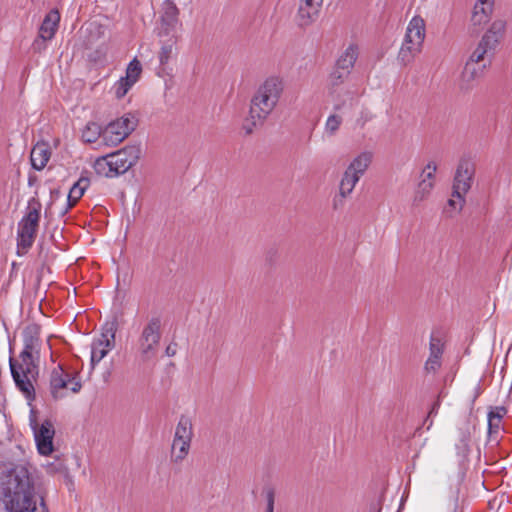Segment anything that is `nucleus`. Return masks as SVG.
Returning <instances> with one entry per match:
<instances>
[{"label": "nucleus", "instance_id": "f257e3e1", "mask_svg": "<svg viewBox=\"0 0 512 512\" xmlns=\"http://www.w3.org/2000/svg\"><path fill=\"white\" fill-rule=\"evenodd\" d=\"M0 504L6 512H48L35 476L22 464L0 474Z\"/></svg>", "mask_w": 512, "mask_h": 512}, {"label": "nucleus", "instance_id": "f03ea898", "mask_svg": "<svg viewBox=\"0 0 512 512\" xmlns=\"http://www.w3.org/2000/svg\"><path fill=\"white\" fill-rule=\"evenodd\" d=\"M23 343L24 348L20 353L19 360L10 358L9 365L16 387L28 401H32L35 396L32 381L37 375L36 360L39 358L40 352L37 326H29L24 330Z\"/></svg>", "mask_w": 512, "mask_h": 512}, {"label": "nucleus", "instance_id": "7ed1b4c3", "mask_svg": "<svg viewBox=\"0 0 512 512\" xmlns=\"http://www.w3.org/2000/svg\"><path fill=\"white\" fill-rule=\"evenodd\" d=\"M283 92V82L277 77H270L259 86L251 99L249 116L243 123V130L251 134L255 128L263 125L275 109Z\"/></svg>", "mask_w": 512, "mask_h": 512}, {"label": "nucleus", "instance_id": "20e7f679", "mask_svg": "<svg viewBox=\"0 0 512 512\" xmlns=\"http://www.w3.org/2000/svg\"><path fill=\"white\" fill-rule=\"evenodd\" d=\"M139 154L138 146L126 147L98 158L94 169L99 176L115 177L128 171L137 162Z\"/></svg>", "mask_w": 512, "mask_h": 512}, {"label": "nucleus", "instance_id": "39448f33", "mask_svg": "<svg viewBox=\"0 0 512 512\" xmlns=\"http://www.w3.org/2000/svg\"><path fill=\"white\" fill-rule=\"evenodd\" d=\"M505 30L506 22L504 20L497 19L493 21L468 59H473L477 63H484L488 67L491 64L497 46L505 34Z\"/></svg>", "mask_w": 512, "mask_h": 512}, {"label": "nucleus", "instance_id": "423d86ee", "mask_svg": "<svg viewBox=\"0 0 512 512\" xmlns=\"http://www.w3.org/2000/svg\"><path fill=\"white\" fill-rule=\"evenodd\" d=\"M41 208L42 205L40 201L36 197H32L28 200L26 212L18 223L17 243L18 248L23 251L28 250L35 240Z\"/></svg>", "mask_w": 512, "mask_h": 512}, {"label": "nucleus", "instance_id": "0eeeda50", "mask_svg": "<svg viewBox=\"0 0 512 512\" xmlns=\"http://www.w3.org/2000/svg\"><path fill=\"white\" fill-rule=\"evenodd\" d=\"M426 36L425 21L420 16H414L406 28L403 43L399 51L402 63H410L422 51Z\"/></svg>", "mask_w": 512, "mask_h": 512}, {"label": "nucleus", "instance_id": "6e6552de", "mask_svg": "<svg viewBox=\"0 0 512 512\" xmlns=\"http://www.w3.org/2000/svg\"><path fill=\"white\" fill-rule=\"evenodd\" d=\"M194 436L192 418L181 415L175 427L171 446V459L173 462H182L189 454L191 442Z\"/></svg>", "mask_w": 512, "mask_h": 512}, {"label": "nucleus", "instance_id": "1a4fd4ad", "mask_svg": "<svg viewBox=\"0 0 512 512\" xmlns=\"http://www.w3.org/2000/svg\"><path fill=\"white\" fill-rule=\"evenodd\" d=\"M137 120L131 114H125L122 117L111 121L103 133V145L114 147L124 141L136 128Z\"/></svg>", "mask_w": 512, "mask_h": 512}, {"label": "nucleus", "instance_id": "9d476101", "mask_svg": "<svg viewBox=\"0 0 512 512\" xmlns=\"http://www.w3.org/2000/svg\"><path fill=\"white\" fill-rule=\"evenodd\" d=\"M476 166L468 156L459 158L452 181V192H469L475 187Z\"/></svg>", "mask_w": 512, "mask_h": 512}, {"label": "nucleus", "instance_id": "9b49d317", "mask_svg": "<svg viewBox=\"0 0 512 512\" xmlns=\"http://www.w3.org/2000/svg\"><path fill=\"white\" fill-rule=\"evenodd\" d=\"M161 322L158 318L151 319L144 327L138 342V350L143 360L152 359L158 351Z\"/></svg>", "mask_w": 512, "mask_h": 512}, {"label": "nucleus", "instance_id": "f8f14e48", "mask_svg": "<svg viewBox=\"0 0 512 512\" xmlns=\"http://www.w3.org/2000/svg\"><path fill=\"white\" fill-rule=\"evenodd\" d=\"M81 383L61 366L55 367L50 376V391L55 399L66 397L69 393H77Z\"/></svg>", "mask_w": 512, "mask_h": 512}, {"label": "nucleus", "instance_id": "ddd939ff", "mask_svg": "<svg viewBox=\"0 0 512 512\" xmlns=\"http://www.w3.org/2000/svg\"><path fill=\"white\" fill-rule=\"evenodd\" d=\"M29 424L33 431L39 454L43 456L50 455L54 451L53 439L55 429L53 424L49 420H45L39 425L33 411L30 414Z\"/></svg>", "mask_w": 512, "mask_h": 512}, {"label": "nucleus", "instance_id": "4468645a", "mask_svg": "<svg viewBox=\"0 0 512 512\" xmlns=\"http://www.w3.org/2000/svg\"><path fill=\"white\" fill-rule=\"evenodd\" d=\"M115 346V327L106 324L100 336L92 342L90 365L93 369Z\"/></svg>", "mask_w": 512, "mask_h": 512}, {"label": "nucleus", "instance_id": "2eb2a0df", "mask_svg": "<svg viewBox=\"0 0 512 512\" xmlns=\"http://www.w3.org/2000/svg\"><path fill=\"white\" fill-rule=\"evenodd\" d=\"M322 4L323 0H300L295 16L296 24L300 28L311 26L319 17Z\"/></svg>", "mask_w": 512, "mask_h": 512}, {"label": "nucleus", "instance_id": "dca6fc26", "mask_svg": "<svg viewBox=\"0 0 512 512\" xmlns=\"http://www.w3.org/2000/svg\"><path fill=\"white\" fill-rule=\"evenodd\" d=\"M60 22V13L58 10H51L44 18L40 29H39V37L33 43L34 49H41L44 42L47 40H51L59 26Z\"/></svg>", "mask_w": 512, "mask_h": 512}, {"label": "nucleus", "instance_id": "f3484780", "mask_svg": "<svg viewBox=\"0 0 512 512\" xmlns=\"http://www.w3.org/2000/svg\"><path fill=\"white\" fill-rule=\"evenodd\" d=\"M349 75L350 73L348 71L342 70L336 66L329 75V95L335 101L334 110H340L344 106V101L340 99L342 93L350 94L348 91H342L339 89V86L344 83Z\"/></svg>", "mask_w": 512, "mask_h": 512}, {"label": "nucleus", "instance_id": "a211bd4d", "mask_svg": "<svg viewBox=\"0 0 512 512\" xmlns=\"http://www.w3.org/2000/svg\"><path fill=\"white\" fill-rule=\"evenodd\" d=\"M486 69L487 67L484 63H477L473 59H467L460 76V88L462 90L471 89L484 75Z\"/></svg>", "mask_w": 512, "mask_h": 512}, {"label": "nucleus", "instance_id": "6ab92c4d", "mask_svg": "<svg viewBox=\"0 0 512 512\" xmlns=\"http://www.w3.org/2000/svg\"><path fill=\"white\" fill-rule=\"evenodd\" d=\"M495 0H477L474 4L471 23L473 26L481 27L489 22Z\"/></svg>", "mask_w": 512, "mask_h": 512}, {"label": "nucleus", "instance_id": "aec40b11", "mask_svg": "<svg viewBox=\"0 0 512 512\" xmlns=\"http://www.w3.org/2000/svg\"><path fill=\"white\" fill-rule=\"evenodd\" d=\"M178 24V9L171 2H165L161 15V27L159 35H169Z\"/></svg>", "mask_w": 512, "mask_h": 512}, {"label": "nucleus", "instance_id": "412c9836", "mask_svg": "<svg viewBox=\"0 0 512 512\" xmlns=\"http://www.w3.org/2000/svg\"><path fill=\"white\" fill-rule=\"evenodd\" d=\"M437 170L438 163L435 160H429L419 176L418 188L420 192H430L435 189Z\"/></svg>", "mask_w": 512, "mask_h": 512}, {"label": "nucleus", "instance_id": "4be33fe9", "mask_svg": "<svg viewBox=\"0 0 512 512\" xmlns=\"http://www.w3.org/2000/svg\"><path fill=\"white\" fill-rule=\"evenodd\" d=\"M51 157V149L46 142L35 144L30 153L31 165L36 170H42Z\"/></svg>", "mask_w": 512, "mask_h": 512}, {"label": "nucleus", "instance_id": "5701e85b", "mask_svg": "<svg viewBox=\"0 0 512 512\" xmlns=\"http://www.w3.org/2000/svg\"><path fill=\"white\" fill-rule=\"evenodd\" d=\"M105 28L100 23L93 21L80 30V37L83 39V46L91 48L99 39L104 36Z\"/></svg>", "mask_w": 512, "mask_h": 512}, {"label": "nucleus", "instance_id": "b1692460", "mask_svg": "<svg viewBox=\"0 0 512 512\" xmlns=\"http://www.w3.org/2000/svg\"><path fill=\"white\" fill-rule=\"evenodd\" d=\"M358 47L350 44L339 56L336 61V67L351 73L354 64L358 58Z\"/></svg>", "mask_w": 512, "mask_h": 512}, {"label": "nucleus", "instance_id": "393cba45", "mask_svg": "<svg viewBox=\"0 0 512 512\" xmlns=\"http://www.w3.org/2000/svg\"><path fill=\"white\" fill-rule=\"evenodd\" d=\"M372 160L373 153L371 151H363L359 153L355 158H353L347 168L350 170V172L352 171L357 175L362 176L369 168Z\"/></svg>", "mask_w": 512, "mask_h": 512}, {"label": "nucleus", "instance_id": "a878e982", "mask_svg": "<svg viewBox=\"0 0 512 512\" xmlns=\"http://www.w3.org/2000/svg\"><path fill=\"white\" fill-rule=\"evenodd\" d=\"M464 203V194H448L443 211L448 217H453L462 210Z\"/></svg>", "mask_w": 512, "mask_h": 512}, {"label": "nucleus", "instance_id": "bb28decb", "mask_svg": "<svg viewBox=\"0 0 512 512\" xmlns=\"http://www.w3.org/2000/svg\"><path fill=\"white\" fill-rule=\"evenodd\" d=\"M103 133L104 129L96 122H88L82 130V140L85 143H95L99 139L103 144Z\"/></svg>", "mask_w": 512, "mask_h": 512}, {"label": "nucleus", "instance_id": "cd10ccee", "mask_svg": "<svg viewBox=\"0 0 512 512\" xmlns=\"http://www.w3.org/2000/svg\"><path fill=\"white\" fill-rule=\"evenodd\" d=\"M442 350L439 341L432 339L430 343V356L425 363V369L428 372H435L441 365Z\"/></svg>", "mask_w": 512, "mask_h": 512}, {"label": "nucleus", "instance_id": "c85d7f7f", "mask_svg": "<svg viewBox=\"0 0 512 512\" xmlns=\"http://www.w3.org/2000/svg\"><path fill=\"white\" fill-rule=\"evenodd\" d=\"M507 410L504 407H495L488 413V429L489 433H498L501 427V421Z\"/></svg>", "mask_w": 512, "mask_h": 512}, {"label": "nucleus", "instance_id": "c756f323", "mask_svg": "<svg viewBox=\"0 0 512 512\" xmlns=\"http://www.w3.org/2000/svg\"><path fill=\"white\" fill-rule=\"evenodd\" d=\"M361 176L347 168L340 182V192H352Z\"/></svg>", "mask_w": 512, "mask_h": 512}, {"label": "nucleus", "instance_id": "7c9ffc66", "mask_svg": "<svg viewBox=\"0 0 512 512\" xmlns=\"http://www.w3.org/2000/svg\"><path fill=\"white\" fill-rule=\"evenodd\" d=\"M176 42L177 39L174 36H172L165 43L162 44L158 56L161 65H166L171 60Z\"/></svg>", "mask_w": 512, "mask_h": 512}, {"label": "nucleus", "instance_id": "2f4dec72", "mask_svg": "<svg viewBox=\"0 0 512 512\" xmlns=\"http://www.w3.org/2000/svg\"><path fill=\"white\" fill-rule=\"evenodd\" d=\"M95 177L90 172H82L79 179L73 183L69 192H85L90 188L91 182Z\"/></svg>", "mask_w": 512, "mask_h": 512}, {"label": "nucleus", "instance_id": "473e14b6", "mask_svg": "<svg viewBox=\"0 0 512 512\" xmlns=\"http://www.w3.org/2000/svg\"><path fill=\"white\" fill-rule=\"evenodd\" d=\"M142 72V65L140 61L137 60V58H134L129 64L126 69V76L124 79L128 80L129 82H132L135 84Z\"/></svg>", "mask_w": 512, "mask_h": 512}, {"label": "nucleus", "instance_id": "72a5a7b5", "mask_svg": "<svg viewBox=\"0 0 512 512\" xmlns=\"http://www.w3.org/2000/svg\"><path fill=\"white\" fill-rule=\"evenodd\" d=\"M342 122H343V119L340 115L331 114L325 122L324 132L328 136H334L337 133V131L339 130Z\"/></svg>", "mask_w": 512, "mask_h": 512}, {"label": "nucleus", "instance_id": "f704fd0d", "mask_svg": "<svg viewBox=\"0 0 512 512\" xmlns=\"http://www.w3.org/2000/svg\"><path fill=\"white\" fill-rule=\"evenodd\" d=\"M134 84L122 77L116 84L115 93L118 98H122Z\"/></svg>", "mask_w": 512, "mask_h": 512}, {"label": "nucleus", "instance_id": "c9c22d12", "mask_svg": "<svg viewBox=\"0 0 512 512\" xmlns=\"http://www.w3.org/2000/svg\"><path fill=\"white\" fill-rule=\"evenodd\" d=\"M83 194H67V207L60 211V214H65L71 207H73L81 198Z\"/></svg>", "mask_w": 512, "mask_h": 512}, {"label": "nucleus", "instance_id": "e433bc0d", "mask_svg": "<svg viewBox=\"0 0 512 512\" xmlns=\"http://www.w3.org/2000/svg\"><path fill=\"white\" fill-rule=\"evenodd\" d=\"M274 511V494L273 492H269L267 495V509L266 512Z\"/></svg>", "mask_w": 512, "mask_h": 512}, {"label": "nucleus", "instance_id": "4c0bfd02", "mask_svg": "<svg viewBox=\"0 0 512 512\" xmlns=\"http://www.w3.org/2000/svg\"><path fill=\"white\" fill-rule=\"evenodd\" d=\"M344 197L345 194H338L334 199V206L337 207L339 204H341Z\"/></svg>", "mask_w": 512, "mask_h": 512}, {"label": "nucleus", "instance_id": "58836bf2", "mask_svg": "<svg viewBox=\"0 0 512 512\" xmlns=\"http://www.w3.org/2000/svg\"><path fill=\"white\" fill-rule=\"evenodd\" d=\"M370 119H371V116H368V114H366V116H365V118H364L363 122L361 123V126H364V125H365V123H366L368 120H370Z\"/></svg>", "mask_w": 512, "mask_h": 512}, {"label": "nucleus", "instance_id": "ea45409f", "mask_svg": "<svg viewBox=\"0 0 512 512\" xmlns=\"http://www.w3.org/2000/svg\"><path fill=\"white\" fill-rule=\"evenodd\" d=\"M56 195V198L53 200V202H56L59 200L60 196H62L63 194H60V193H57L55 194Z\"/></svg>", "mask_w": 512, "mask_h": 512}]
</instances>
